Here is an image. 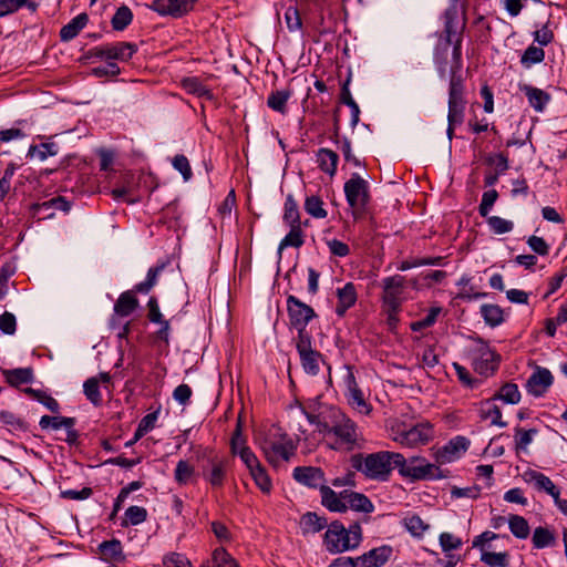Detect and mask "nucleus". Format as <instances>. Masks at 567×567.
<instances>
[{
    "label": "nucleus",
    "mask_w": 567,
    "mask_h": 567,
    "mask_svg": "<svg viewBox=\"0 0 567 567\" xmlns=\"http://www.w3.org/2000/svg\"><path fill=\"white\" fill-rule=\"evenodd\" d=\"M182 85L188 93L196 94L197 96L209 94V91L197 78H185L182 81Z\"/></svg>",
    "instance_id": "nucleus-57"
},
{
    "label": "nucleus",
    "mask_w": 567,
    "mask_h": 567,
    "mask_svg": "<svg viewBox=\"0 0 567 567\" xmlns=\"http://www.w3.org/2000/svg\"><path fill=\"white\" fill-rule=\"evenodd\" d=\"M133 20V13L126 6L120 7L113 16L111 23L116 31L124 30Z\"/></svg>",
    "instance_id": "nucleus-40"
},
{
    "label": "nucleus",
    "mask_w": 567,
    "mask_h": 567,
    "mask_svg": "<svg viewBox=\"0 0 567 567\" xmlns=\"http://www.w3.org/2000/svg\"><path fill=\"white\" fill-rule=\"evenodd\" d=\"M523 478L526 483L533 484L537 491L545 492L550 495L554 498L556 505L558 502H560L561 498L559 497V488L545 474L535 470H528L523 474Z\"/></svg>",
    "instance_id": "nucleus-16"
},
{
    "label": "nucleus",
    "mask_w": 567,
    "mask_h": 567,
    "mask_svg": "<svg viewBox=\"0 0 567 567\" xmlns=\"http://www.w3.org/2000/svg\"><path fill=\"white\" fill-rule=\"evenodd\" d=\"M537 432L536 429L524 430L519 426L515 427L514 441L516 451H526Z\"/></svg>",
    "instance_id": "nucleus-43"
},
{
    "label": "nucleus",
    "mask_w": 567,
    "mask_h": 567,
    "mask_svg": "<svg viewBox=\"0 0 567 567\" xmlns=\"http://www.w3.org/2000/svg\"><path fill=\"white\" fill-rule=\"evenodd\" d=\"M136 291L128 290L120 295L114 305V311L120 317H127L138 307V300L135 297Z\"/></svg>",
    "instance_id": "nucleus-25"
},
{
    "label": "nucleus",
    "mask_w": 567,
    "mask_h": 567,
    "mask_svg": "<svg viewBox=\"0 0 567 567\" xmlns=\"http://www.w3.org/2000/svg\"><path fill=\"white\" fill-rule=\"evenodd\" d=\"M556 542V535L549 528L542 526L535 528L532 537V543L535 548L542 549L545 547L555 546Z\"/></svg>",
    "instance_id": "nucleus-32"
},
{
    "label": "nucleus",
    "mask_w": 567,
    "mask_h": 567,
    "mask_svg": "<svg viewBox=\"0 0 567 567\" xmlns=\"http://www.w3.org/2000/svg\"><path fill=\"white\" fill-rule=\"evenodd\" d=\"M493 399H499L503 400L506 403L509 404H516L520 400V392L518 390V386L514 383H505L498 393L494 395Z\"/></svg>",
    "instance_id": "nucleus-44"
},
{
    "label": "nucleus",
    "mask_w": 567,
    "mask_h": 567,
    "mask_svg": "<svg viewBox=\"0 0 567 567\" xmlns=\"http://www.w3.org/2000/svg\"><path fill=\"white\" fill-rule=\"evenodd\" d=\"M330 433H333L337 443L348 451L353 450L360 440L357 424L338 408L332 409V417L327 434Z\"/></svg>",
    "instance_id": "nucleus-3"
},
{
    "label": "nucleus",
    "mask_w": 567,
    "mask_h": 567,
    "mask_svg": "<svg viewBox=\"0 0 567 567\" xmlns=\"http://www.w3.org/2000/svg\"><path fill=\"white\" fill-rule=\"evenodd\" d=\"M320 493L322 498V505L331 512H346L348 505L341 497V493L338 495L332 488L327 485L320 486Z\"/></svg>",
    "instance_id": "nucleus-26"
},
{
    "label": "nucleus",
    "mask_w": 567,
    "mask_h": 567,
    "mask_svg": "<svg viewBox=\"0 0 567 567\" xmlns=\"http://www.w3.org/2000/svg\"><path fill=\"white\" fill-rule=\"evenodd\" d=\"M137 51V47L131 42H117L115 44H106V59L127 61Z\"/></svg>",
    "instance_id": "nucleus-24"
},
{
    "label": "nucleus",
    "mask_w": 567,
    "mask_h": 567,
    "mask_svg": "<svg viewBox=\"0 0 567 567\" xmlns=\"http://www.w3.org/2000/svg\"><path fill=\"white\" fill-rule=\"evenodd\" d=\"M553 383V375L547 369H538L527 380V391L535 395L540 396Z\"/></svg>",
    "instance_id": "nucleus-21"
},
{
    "label": "nucleus",
    "mask_w": 567,
    "mask_h": 567,
    "mask_svg": "<svg viewBox=\"0 0 567 567\" xmlns=\"http://www.w3.org/2000/svg\"><path fill=\"white\" fill-rule=\"evenodd\" d=\"M213 563L214 567H239L238 563L224 548L214 550Z\"/></svg>",
    "instance_id": "nucleus-53"
},
{
    "label": "nucleus",
    "mask_w": 567,
    "mask_h": 567,
    "mask_svg": "<svg viewBox=\"0 0 567 567\" xmlns=\"http://www.w3.org/2000/svg\"><path fill=\"white\" fill-rule=\"evenodd\" d=\"M84 394L94 404L99 405L102 401L100 393L99 379L90 378L83 384Z\"/></svg>",
    "instance_id": "nucleus-52"
},
{
    "label": "nucleus",
    "mask_w": 567,
    "mask_h": 567,
    "mask_svg": "<svg viewBox=\"0 0 567 567\" xmlns=\"http://www.w3.org/2000/svg\"><path fill=\"white\" fill-rule=\"evenodd\" d=\"M402 463L396 467L399 468V473L404 477H410L412 480H431L440 477L439 467L434 464L427 463L424 458L420 456H413L409 461L402 455Z\"/></svg>",
    "instance_id": "nucleus-7"
},
{
    "label": "nucleus",
    "mask_w": 567,
    "mask_h": 567,
    "mask_svg": "<svg viewBox=\"0 0 567 567\" xmlns=\"http://www.w3.org/2000/svg\"><path fill=\"white\" fill-rule=\"evenodd\" d=\"M392 553L391 546L383 545L353 558V561L355 567H381L390 559Z\"/></svg>",
    "instance_id": "nucleus-17"
},
{
    "label": "nucleus",
    "mask_w": 567,
    "mask_h": 567,
    "mask_svg": "<svg viewBox=\"0 0 567 567\" xmlns=\"http://www.w3.org/2000/svg\"><path fill=\"white\" fill-rule=\"evenodd\" d=\"M341 497L344 499V503L353 511L362 512L365 514L372 513L374 511L373 503L362 493L343 491L341 492Z\"/></svg>",
    "instance_id": "nucleus-22"
},
{
    "label": "nucleus",
    "mask_w": 567,
    "mask_h": 567,
    "mask_svg": "<svg viewBox=\"0 0 567 567\" xmlns=\"http://www.w3.org/2000/svg\"><path fill=\"white\" fill-rule=\"evenodd\" d=\"M23 6H27L32 11H35L38 4L31 0H0V18L18 11Z\"/></svg>",
    "instance_id": "nucleus-37"
},
{
    "label": "nucleus",
    "mask_w": 567,
    "mask_h": 567,
    "mask_svg": "<svg viewBox=\"0 0 567 567\" xmlns=\"http://www.w3.org/2000/svg\"><path fill=\"white\" fill-rule=\"evenodd\" d=\"M299 355L302 367L307 373L317 374L319 372L321 354L318 351L313 350Z\"/></svg>",
    "instance_id": "nucleus-46"
},
{
    "label": "nucleus",
    "mask_w": 567,
    "mask_h": 567,
    "mask_svg": "<svg viewBox=\"0 0 567 567\" xmlns=\"http://www.w3.org/2000/svg\"><path fill=\"white\" fill-rule=\"evenodd\" d=\"M58 154V150L53 143H43L41 145H32L28 151V156L35 157L39 161H44L49 156Z\"/></svg>",
    "instance_id": "nucleus-45"
},
{
    "label": "nucleus",
    "mask_w": 567,
    "mask_h": 567,
    "mask_svg": "<svg viewBox=\"0 0 567 567\" xmlns=\"http://www.w3.org/2000/svg\"><path fill=\"white\" fill-rule=\"evenodd\" d=\"M338 159V154L329 148H320L318 151L317 161L319 167L321 171L329 174L330 176H333L336 174Z\"/></svg>",
    "instance_id": "nucleus-30"
},
{
    "label": "nucleus",
    "mask_w": 567,
    "mask_h": 567,
    "mask_svg": "<svg viewBox=\"0 0 567 567\" xmlns=\"http://www.w3.org/2000/svg\"><path fill=\"white\" fill-rule=\"evenodd\" d=\"M287 306L290 323L297 330L306 329L308 322L316 316L310 306L301 302L295 296L287 298Z\"/></svg>",
    "instance_id": "nucleus-11"
},
{
    "label": "nucleus",
    "mask_w": 567,
    "mask_h": 567,
    "mask_svg": "<svg viewBox=\"0 0 567 567\" xmlns=\"http://www.w3.org/2000/svg\"><path fill=\"white\" fill-rule=\"evenodd\" d=\"M545 59V52L542 48L530 45L528 47L524 54L522 55V63L525 65H530L535 63H539L544 61Z\"/></svg>",
    "instance_id": "nucleus-56"
},
{
    "label": "nucleus",
    "mask_w": 567,
    "mask_h": 567,
    "mask_svg": "<svg viewBox=\"0 0 567 567\" xmlns=\"http://www.w3.org/2000/svg\"><path fill=\"white\" fill-rule=\"evenodd\" d=\"M481 560L491 567H508L507 553L484 551L481 556Z\"/></svg>",
    "instance_id": "nucleus-51"
},
{
    "label": "nucleus",
    "mask_w": 567,
    "mask_h": 567,
    "mask_svg": "<svg viewBox=\"0 0 567 567\" xmlns=\"http://www.w3.org/2000/svg\"><path fill=\"white\" fill-rule=\"evenodd\" d=\"M156 419V413H148L141 420L134 434V442H137L141 437H143L148 431H151L154 427Z\"/></svg>",
    "instance_id": "nucleus-58"
},
{
    "label": "nucleus",
    "mask_w": 567,
    "mask_h": 567,
    "mask_svg": "<svg viewBox=\"0 0 567 567\" xmlns=\"http://www.w3.org/2000/svg\"><path fill=\"white\" fill-rule=\"evenodd\" d=\"M71 208L70 202H68L62 196L53 197L43 203L32 204L30 209L33 217H38V219H47L52 218L54 216L55 210H61L68 213Z\"/></svg>",
    "instance_id": "nucleus-14"
},
{
    "label": "nucleus",
    "mask_w": 567,
    "mask_h": 567,
    "mask_svg": "<svg viewBox=\"0 0 567 567\" xmlns=\"http://www.w3.org/2000/svg\"><path fill=\"white\" fill-rule=\"evenodd\" d=\"M101 559L107 563L122 564L126 560L123 546L118 539H111L101 543L97 547Z\"/></svg>",
    "instance_id": "nucleus-20"
},
{
    "label": "nucleus",
    "mask_w": 567,
    "mask_h": 567,
    "mask_svg": "<svg viewBox=\"0 0 567 567\" xmlns=\"http://www.w3.org/2000/svg\"><path fill=\"white\" fill-rule=\"evenodd\" d=\"M332 409H336L334 406H329L324 410H322L320 413H306L307 420L315 424L318 429V431L322 434H327L329 422L332 417Z\"/></svg>",
    "instance_id": "nucleus-34"
},
{
    "label": "nucleus",
    "mask_w": 567,
    "mask_h": 567,
    "mask_svg": "<svg viewBox=\"0 0 567 567\" xmlns=\"http://www.w3.org/2000/svg\"><path fill=\"white\" fill-rule=\"evenodd\" d=\"M340 100L351 109V124L355 126L359 122L360 109L350 93L349 80L342 85Z\"/></svg>",
    "instance_id": "nucleus-41"
},
{
    "label": "nucleus",
    "mask_w": 567,
    "mask_h": 567,
    "mask_svg": "<svg viewBox=\"0 0 567 567\" xmlns=\"http://www.w3.org/2000/svg\"><path fill=\"white\" fill-rule=\"evenodd\" d=\"M195 470L187 461L181 460L175 468V480L179 485H186L194 476Z\"/></svg>",
    "instance_id": "nucleus-47"
},
{
    "label": "nucleus",
    "mask_w": 567,
    "mask_h": 567,
    "mask_svg": "<svg viewBox=\"0 0 567 567\" xmlns=\"http://www.w3.org/2000/svg\"><path fill=\"white\" fill-rule=\"evenodd\" d=\"M89 21L86 13H80L73 18L68 24H65L61 31L60 37L62 41H70L74 39L79 32L86 25Z\"/></svg>",
    "instance_id": "nucleus-28"
},
{
    "label": "nucleus",
    "mask_w": 567,
    "mask_h": 567,
    "mask_svg": "<svg viewBox=\"0 0 567 567\" xmlns=\"http://www.w3.org/2000/svg\"><path fill=\"white\" fill-rule=\"evenodd\" d=\"M455 12L447 11L445 14V33L449 43H452L457 37H461V31L455 24Z\"/></svg>",
    "instance_id": "nucleus-62"
},
{
    "label": "nucleus",
    "mask_w": 567,
    "mask_h": 567,
    "mask_svg": "<svg viewBox=\"0 0 567 567\" xmlns=\"http://www.w3.org/2000/svg\"><path fill=\"white\" fill-rule=\"evenodd\" d=\"M523 90L528 99L529 104L537 112H542L550 99L549 94L540 89L528 85H525Z\"/></svg>",
    "instance_id": "nucleus-33"
},
{
    "label": "nucleus",
    "mask_w": 567,
    "mask_h": 567,
    "mask_svg": "<svg viewBox=\"0 0 567 567\" xmlns=\"http://www.w3.org/2000/svg\"><path fill=\"white\" fill-rule=\"evenodd\" d=\"M344 194L353 215L361 213L369 202V186L359 174H352L351 178L344 184Z\"/></svg>",
    "instance_id": "nucleus-8"
},
{
    "label": "nucleus",
    "mask_w": 567,
    "mask_h": 567,
    "mask_svg": "<svg viewBox=\"0 0 567 567\" xmlns=\"http://www.w3.org/2000/svg\"><path fill=\"white\" fill-rule=\"evenodd\" d=\"M291 91L288 89L272 91L267 99V106L272 111L285 115L287 114V103L291 97Z\"/></svg>",
    "instance_id": "nucleus-27"
},
{
    "label": "nucleus",
    "mask_w": 567,
    "mask_h": 567,
    "mask_svg": "<svg viewBox=\"0 0 567 567\" xmlns=\"http://www.w3.org/2000/svg\"><path fill=\"white\" fill-rule=\"evenodd\" d=\"M404 526L413 536H422L429 527L417 515L404 518Z\"/></svg>",
    "instance_id": "nucleus-55"
},
{
    "label": "nucleus",
    "mask_w": 567,
    "mask_h": 567,
    "mask_svg": "<svg viewBox=\"0 0 567 567\" xmlns=\"http://www.w3.org/2000/svg\"><path fill=\"white\" fill-rule=\"evenodd\" d=\"M164 269V265L151 268L147 272L146 280L137 284L134 287V291L141 293H147L157 282V277Z\"/></svg>",
    "instance_id": "nucleus-49"
},
{
    "label": "nucleus",
    "mask_w": 567,
    "mask_h": 567,
    "mask_svg": "<svg viewBox=\"0 0 567 567\" xmlns=\"http://www.w3.org/2000/svg\"><path fill=\"white\" fill-rule=\"evenodd\" d=\"M470 441L464 436H456L451 440L445 446L437 450L435 456L439 463L452 462L458 456L461 452H465L468 449Z\"/></svg>",
    "instance_id": "nucleus-18"
},
{
    "label": "nucleus",
    "mask_w": 567,
    "mask_h": 567,
    "mask_svg": "<svg viewBox=\"0 0 567 567\" xmlns=\"http://www.w3.org/2000/svg\"><path fill=\"white\" fill-rule=\"evenodd\" d=\"M196 0H154L150 8L161 16L181 18L188 13Z\"/></svg>",
    "instance_id": "nucleus-12"
},
{
    "label": "nucleus",
    "mask_w": 567,
    "mask_h": 567,
    "mask_svg": "<svg viewBox=\"0 0 567 567\" xmlns=\"http://www.w3.org/2000/svg\"><path fill=\"white\" fill-rule=\"evenodd\" d=\"M349 536L347 528L340 522H332L328 526L323 538L327 550L331 554H340L354 549Z\"/></svg>",
    "instance_id": "nucleus-9"
},
{
    "label": "nucleus",
    "mask_w": 567,
    "mask_h": 567,
    "mask_svg": "<svg viewBox=\"0 0 567 567\" xmlns=\"http://www.w3.org/2000/svg\"><path fill=\"white\" fill-rule=\"evenodd\" d=\"M346 384L348 390V403L359 413L369 414L371 412V405L364 399V395L361 389L359 388L351 369L348 370V374L346 377Z\"/></svg>",
    "instance_id": "nucleus-15"
},
{
    "label": "nucleus",
    "mask_w": 567,
    "mask_h": 567,
    "mask_svg": "<svg viewBox=\"0 0 567 567\" xmlns=\"http://www.w3.org/2000/svg\"><path fill=\"white\" fill-rule=\"evenodd\" d=\"M499 361V354L492 350L487 343L480 340L474 350V370L481 375H492L497 370Z\"/></svg>",
    "instance_id": "nucleus-10"
},
{
    "label": "nucleus",
    "mask_w": 567,
    "mask_h": 567,
    "mask_svg": "<svg viewBox=\"0 0 567 567\" xmlns=\"http://www.w3.org/2000/svg\"><path fill=\"white\" fill-rule=\"evenodd\" d=\"M228 468V457L220 456L209 451L207 453L206 463L202 465V474L212 487L220 488L226 481Z\"/></svg>",
    "instance_id": "nucleus-6"
},
{
    "label": "nucleus",
    "mask_w": 567,
    "mask_h": 567,
    "mask_svg": "<svg viewBox=\"0 0 567 567\" xmlns=\"http://www.w3.org/2000/svg\"><path fill=\"white\" fill-rule=\"evenodd\" d=\"M480 413L482 419H489L492 425H497L501 427L506 426V423L502 421L501 409L492 401H486L485 403H483Z\"/></svg>",
    "instance_id": "nucleus-36"
},
{
    "label": "nucleus",
    "mask_w": 567,
    "mask_h": 567,
    "mask_svg": "<svg viewBox=\"0 0 567 567\" xmlns=\"http://www.w3.org/2000/svg\"><path fill=\"white\" fill-rule=\"evenodd\" d=\"M391 431L392 440L408 447L424 445L433 436V430L429 423H419L410 429H405L403 425H398L396 427L393 426Z\"/></svg>",
    "instance_id": "nucleus-4"
},
{
    "label": "nucleus",
    "mask_w": 567,
    "mask_h": 567,
    "mask_svg": "<svg viewBox=\"0 0 567 567\" xmlns=\"http://www.w3.org/2000/svg\"><path fill=\"white\" fill-rule=\"evenodd\" d=\"M338 305L336 312L339 317L344 316L347 310L351 308L357 301V290L352 282L346 284L337 291Z\"/></svg>",
    "instance_id": "nucleus-23"
},
{
    "label": "nucleus",
    "mask_w": 567,
    "mask_h": 567,
    "mask_svg": "<svg viewBox=\"0 0 567 567\" xmlns=\"http://www.w3.org/2000/svg\"><path fill=\"white\" fill-rule=\"evenodd\" d=\"M497 198L498 193L495 189L487 190L483 194L482 202L478 207V212L482 217H487Z\"/></svg>",
    "instance_id": "nucleus-61"
},
{
    "label": "nucleus",
    "mask_w": 567,
    "mask_h": 567,
    "mask_svg": "<svg viewBox=\"0 0 567 567\" xmlns=\"http://www.w3.org/2000/svg\"><path fill=\"white\" fill-rule=\"evenodd\" d=\"M351 466L361 472L367 478L373 481H386L393 467L402 463V454L389 451L377 453L353 454L350 458Z\"/></svg>",
    "instance_id": "nucleus-1"
},
{
    "label": "nucleus",
    "mask_w": 567,
    "mask_h": 567,
    "mask_svg": "<svg viewBox=\"0 0 567 567\" xmlns=\"http://www.w3.org/2000/svg\"><path fill=\"white\" fill-rule=\"evenodd\" d=\"M164 567H193L190 561L182 554L171 553L163 558Z\"/></svg>",
    "instance_id": "nucleus-64"
},
{
    "label": "nucleus",
    "mask_w": 567,
    "mask_h": 567,
    "mask_svg": "<svg viewBox=\"0 0 567 567\" xmlns=\"http://www.w3.org/2000/svg\"><path fill=\"white\" fill-rule=\"evenodd\" d=\"M481 313L485 322L491 327H496L504 320L503 310L497 305H483L481 307Z\"/></svg>",
    "instance_id": "nucleus-38"
},
{
    "label": "nucleus",
    "mask_w": 567,
    "mask_h": 567,
    "mask_svg": "<svg viewBox=\"0 0 567 567\" xmlns=\"http://www.w3.org/2000/svg\"><path fill=\"white\" fill-rule=\"evenodd\" d=\"M255 483L264 493H269L271 489V482L269 476L266 473L265 467L260 466L252 472H250Z\"/></svg>",
    "instance_id": "nucleus-59"
},
{
    "label": "nucleus",
    "mask_w": 567,
    "mask_h": 567,
    "mask_svg": "<svg viewBox=\"0 0 567 567\" xmlns=\"http://www.w3.org/2000/svg\"><path fill=\"white\" fill-rule=\"evenodd\" d=\"M293 478L300 484L316 488L323 485L324 475L319 467L299 466L293 470Z\"/></svg>",
    "instance_id": "nucleus-19"
},
{
    "label": "nucleus",
    "mask_w": 567,
    "mask_h": 567,
    "mask_svg": "<svg viewBox=\"0 0 567 567\" xmlns=\"http://www.w3.org/2000/svg\"><path fill=\"white\" fill-rule=\"evenodd\" d=\"M508 525L512 534L520 539H525L529 535V525L527 520L519 515H511L508 518Z\"/></svg>",
    "instance_id": "nucleus-39"
},
{
    "label": "nucleus",
    "mask_w": 567,
    "mask_h": 567,
    "mask_svg": "<svg viewBox=\"0 0 567 567\" xmlns=\"http://www.w3.org/2000/svg\"><path fill=\"white\" fill-rule=\"evenodd\" d=\"M238 455L245 463L249 472H252L254 470L261 466L259 460L248 446H241L238 452Z\"/></svg>",
    "instance_id": "nucleus-63"
},
{
    "label": "nucleus",
    "mask_w": 567,
    "mask_h": 567,
    "mask_svg": "<svg viewBox=\"0 0 567 567\" xmlns=\"http://www.w3.org/2000/svg\"><path fill=\"white\" fill-rule=\"evenodd\" d=\"M452 43H454V47H453V53H452V56H453V65H452V69H451V79H450V84L452 83L453 81V78H457L460 80V83H461V86L464 87V84H463V78L460 73L461 71V55H462V52H461V44H462V37H457Z\"/></svg>",
    "instance_id": "nucleus-42"
},
{
    "label": "nucleus",
    "mask_w": 567,
    "mask_h": 567,
    "mask_svg": "<svg viewBox=\"0 0 567 567\" xmlns=\"http://www.w3.org/2000/svg\"><path fill=\"white\" fill-rule=\"evenodd\" d=\"M305 209L315 218L327 217V212L323 208V202L318 196H308L305 200Z\"/></svg>",
    "instance_id": "nucleus-48"
},
{
    "label": "nucleus",
    "mask_w": 567,
    "mask_h": 567,
    "mask_svg": "<svg viewBox=\"0 0 567 567\" xmlns=\"http://www.w3.org/2000/svg\"><path fill=\"white\" fill-rule=\"evenodd\" d=\"M282 218H284V221L288 226L302 225V223L300 220V213L298 209V204L291 194H289L286 197L285 212H284Z\"/></svg>",
    "instance_id": "nucleus-35"
},
{
    "label": "nucleus",
    "mask_w": 567,
    "mask_h": 567,
    "mask_svg": "<svg viewBox=\"0 0 567 567\" xmlns=\"http://www.w3.org/2000/svg\"><path fill=\"white\" fill-rule=\"evenodd\" d=\"M290 231L282 238L278 247V254L281 255L282 250L287 247L300 248L305 243V234L302 225L289 226Z\"/></svg>",
    "instance_id": "nucleus-29"
},
{
    "label": "nucleus",
    "mask_w": 567,
    "mask_h": 567,
    "mask_svg": "<svg viewBox=\"0 0 567 567\" xmlns=\"http://www.w3.org/2000/svg\"><path fill=\"white\" fill-rule=\"evenodd\" d=\"M6 381L14 388L21 384L29 383L33 379V371L31 368H18L3 371Z\"/></svg>",
    "instance_id": "nucleus-31"
},
{
    "label": "nucleus",
    "mask_w": 567,
    "mask_h": 567,
    "mask_svg": "<svg viewBox=\"0 0 567 567\" xmlns=\"http://www.w3.org/2000/svg\"><path fill=\"white\" fill-rule=\"evenodd\" d=\"M147 518V511L144 507L141 506H130L125 511V519L126 524L131 525H138L146 520Z\"/></svg>",
    "instance_id": "nucleus-54"
},
{
    "label": "nucleus",
    "mask_w": 567,
    "mask_h": 567,
    "mask_svg": "<svg viewBox=\"0 0 567 567\" xmlns=\"http://www.w3.org/2000/svg\"><path fill=\"white\" fill-rule=\"evenodd\" d=\"M256 441L267 461L277 465L279 461L289 462L296 454L297 445L281 427L271 425L266 432L259 433Z\"/></svg>",
    "instance_id": "nucleus-2"
},
{
    "label": "nucleus",
    "mask_w": 567,
    "mask_h": 567,
    "mask_svg": "<svg viewBox=\"0 0 567 567\" xmlns=\"http://www.w3.org/2000/svg\"><path fill=\"white\" fill-rule=\"evenodd\" d=\"M404 288V277L392 276L383 280V306H390L392 310L400 309L401 298Z\"/></svg>",
    "instance_id": "nucleus-13"
},
{
    "label": "nucleus",
    "mask_w": 567,
    "mask_h": 567,
    "mask_svg": "<svg viewBox=\"0 0 567 567\" xmlns=\"http://www.w3.org/2000/svg\"><path fill=\"white\" fill-rule=\"evenodd\" d=\"M466 101L464 99V87L461 86L460 80L453 78L449 89V114H447V136L451 140L454 133V126L462 124L464 120Z\"/></svg>",
    "instance_id": "nucleus-5"
},
{
    "label": "nucleus",
    "mask_w": 567,
    "mask_h": 567,
    "mask_svg": "<svg viewBox=\"0 0 567 567\" xmlns=\"http://www.w3.org/2000/svg\"><path fill=\"white\" fill-rule=\"evenodd\" d=\"M488 226L495 234L509 233L513 229V223L498 216H491L487 218Z\"/></svg>",
    "instance_id": "nucleus-60"
},
{
    "label": "nucleus",
    "mask_w": 567,
    "mask_h": 567,
    "mask_svg": "<svg viewBox=\"0 0 567 567\" xmlns=\"http://www.w3.org/2000/svg\"><path fill=\"white\" fill-rule=\"evenodd\" d=\"M302 524L307 532L317 533L327 526V520L316 513H307L302 516Z\"/></svg>",
    "instance_id": "nucleus-50"
}]
</instances>
